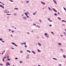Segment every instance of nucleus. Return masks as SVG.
Segmentation results:
<instances>
[{
    "instance_id": "15",
    "label": "nucleus",
    "mask_w": 66,
    "mask_h": 66,
    "mask_svg": "<svg viewBox=\"0 0 66 66\" xmlns=\"http://www.w3.org/2000/svg\"><path fill=\"white\" fill-rule=\"evenodd\" d=\"M53 60H56V61H57V59L55 58H53Z\"/></svg>"
},
{
    "instance_id": "23",
    "label": "nucleus",
    "mask_w": 66,
    "mask_h": 66,
    "mask_svg": "<svg viewBox=\"0 0 66 66\" xmlns=\"http://www.w3.org/2000/svg\"><path fill=\"white\" fill-rule=\"evenodd\" d=\"M0 41H2L3 40V39H2V38H0Z\"/></svg>"
},
{
    "instance_id": "45",
    "label": "nucleus",
    "mask_w": 66,
    "mask_h": 66,
    "mask_svg": "<svg viewBox=\"0 0 66 66\" xmlns=\"http://www.w3.org/2000/svg\"><path fill=\"white\" fill-rule=\"evenodd\" d=\"M47 19H48V20H49L50 21V19H49V18H48Z\"/></svg>"
},
{
    "instance_id": "40",
    "label": "nucleus",
    "mask_w": 66,
    "mask_h": 66,
    "mask_svg": "<svg viewBox=\"0 0 66 66\" xmlns=\"http://www.w3.org/2000/svg\"><path fill=\"white\" fill-rule=\"evenodd\" d=\"M51 33H52V34H53L54 35V33H53V32H51Z\"/></svg>"
},
{
    "instance_id": "42",
    "label": "nucleus",
    "mask_w": 66,
    "mask_h": 66,
    "mask_svg": "<svg viewBox=\"0 0 66 66\" xmlns=\"http://www.w3.org/2000/svg\"><path fill=\"white\" fill-rule=\"evenodd\" d=\"M33 15H35V13H33Z\"/></svg>"
},
{
    "instance_id": "61",
    "label": "nucleus",
    "mask_w": 66,
    "mask_h": 66,
    "mask_svg": "<svg viewBox=\"0 0 66 66\" xmlns=\"http://www.w3.org/2000/svg\"><path fill=\"white\" fill-rule=\"evenodd\" d=\"M11 36H12V37H13V36L12 35H11Z\"/></svg>"
},
{
    "instance_id": "16",
    "label": "nucleus",
    "mask_w": 66,
    "mask_h": 66,
    "mask_svg": "<svg viewBox=\"0 0 66 66\" xmlns=\"http://www.w3.org/2000/svg\"><path fill=\"white\" fill-rule=\"evenodd\" d=\"M38 44L39 46H42V45H41V44L39 43H38Z\"/></svg>"
},
{
    "instance_id": "1",
    "label": "nucleus",
    "mask_w": 66,
    "mask_h": 66,
    "mask_svg": "<svg viewBox=\"0 0 66 66\" xmlns=\"http://www.w3.org/2000/svg\"><path fill=\"white\" fill-rule=\"evenodd\" d=\"M4 12L6 13H9V10H6L4 11Z\"/></svg>"
},
{
    "instance_id": "26",
    "label": "nucleus",
    "mask_w": 66,
    "mask_h": 66,
    "mask_svg": "<svg viewBox=\"0 0 66 66\" xmlns=\"http://www.w3.org/2000/svg\"><path fill=\"white\" fill-rule=\"evenodd\" d=\"M14 10H18V8H14Z\"/></svg>"
},
{
    "instance_id": "7",
    "label": "nucleus",
    "mask_w": 66,
    "mask_h": 66,
    "mask_svg": "<svg viewBox=\"0 0 66 66\" xmlns=\"http://www.w3.org/2000/svg\"><path fill=\"white\" fill-rule=\"evenodd\" d=\"M41 3H42V4H43V5H45V3L43 2H41Z\"/></svg>"
},
{
    "instance_id": "33",
    "label": "nucleus",
    "mask_w": 66,
    "mask_h": 66,
    "mask_svg": "<svg viewBox=\"0 0 66 66\" xmlns=\"http://www.w3.org/2000/svg\"><path fill=\"white\" fill-rule=\"evenodd\" d=\"M33 26H36V25L35 24V23H34L33 24Z\"/></svg>"
},
{
    "instance_id": "57",
    "label": "nucleus",
    "mask_w": 66,
    "mask_h": 66,
    "mask_svg": "<svg viewBox=\"0 0 66 66\" xmlns=\"http://www.w3.org/2000/svg\"><path fill=\"white\" fill-rule=\"evenodd\" d=\"M20 52H21V53H22V51H20Z\"/></svg>"
},
{
    "instance_id": "37",
    "label": "nucleus",
    "mask_w": 66,
    "mask_h": 66,
    "mask_svg": "<svg viewBox=\"0 0 66 66\" xmlns=\"http://www.w3.org/2000/svg\"><path fill=\"white\" fill-rule=\"evenodd\" d=\"M64 34V35H65V36H66V33H65V32H63Z\"/></svg>"
},
{
    "instance_id": "30",
    "label": "nucleus",
    "mask_w": 66,
    "mask_h": 66,
    "mask_svg": "<svg viewBox=\"0 0 66 66\" xmlns=\"http://www.w3.org/2000/svg\"><path fill=\"white\" fill-rule=\"evenodd\" d=\"M63 57H64V58H66V56H65V55H63Z\"/></svg>"
},
{
    "instance_id": "17",
    "label": "nucleus",
    "mask_w": 66,
    "mask_h": 66,
    "mask_svg": "<svg viewBox=\"0 0 66 66\" xmlns=\"http://www.w3.org/2000/svg\"><path fill=\"white\" fill-rule=\"evenodd\" d=\"M45 36H47V35H48V34H47L46 33H45L44 34Z\"/></svg>"
},
{
    "instance_id": "19",
    "label": "nucleus",
    "mask_w": 66,
    "mask_h": 66,
    "mask_svg": "<svg viewBox=\"0 0 66 66\" xmlns=\"http://www.w3.org/2000/svg\"><path fill=\"white\" fill-rule=\"evenodd\" d=\"M62 22H65V23H66V21H65V20H62Z\"/></svg>"
},
{
    "instance_id": "35",
    "label": "nucleus",
    "mask_w": 66,
    "mask_h": 66,
    "mask_svg": "<svg viewBox=\"0 0 66 66\" xmlns=\"http://www.w3.org/2000/svg\"><path fill=\"white\" fill-rule=\"evenodd\" d=\"M26 2V3H29V1H27Z\"/></svg>"
},
{
    "instance_id": "46",
    "label": "nucleus",
    "mask_w": 66,
    "mask_h": 66,
    "mask_svg": "<svg viewBox=\"0 0 66 66\" xmlns=\"http://www.w3.org/2000/svg\"><path fill=\"white\" fill-rule=\"evenodd\" d=\"M24 45H26V42H24Z\"/></svg>"
},
{
    "instance_id": "64",
    "label": "nucleus",
    "mask_w": 66,
    "mask_h": 66,
    "mask_svg": "<svg viewBox=\"0 0 66 66\" xmlns=\"http://www.w3.org/2000/svg\"><path fill=\"white\" fill-rule=\"evenodd\" d=\"M64 30H65V31H66V29H65Z\"/></svg>"
},
{
    "instance_id": "39",
    "label": "nucleus",
    "mask_w": 66,
    "mask_h": 66,
    "mask_svg": "<svg viewBox=\"0 0 66 66\" xmlns=\"http://www.w3.org/2000/svg\"><path fill=\"white\" fill-rule=\"evenodd\" d=\"M8 31H9V32H10V31H11V29H9Z\"/></svg>"
},
{
    "instance_id": "34",
    "label": "nucleus",
    "mask_w": 66,
    "mask_h": 66,
    "mask_svg": "<svg viewBox=\"0 0 66 66\" xmlns=\"http://www.w3.org/2000/svg\"><path fill=\"white\" fill-rule=\"evenodd\" d=\"M54 15L55 16H57V14H56V13H54Z\"/></svg>"
},
{
    "instance_id": "31",
    "label": "nucleus",
    "mask_w": 66,
    "mask_h": 66,
    "mask_svg": "<svg viewBox=\"0 0 66 66\" xmlns=\"http://www.w3.org/2000/svg\"><path fill=\"white\" fill-rule=\"evenodd\" d=\"M26 13L27 14H29V12H27Z\"/></svg>"
},
{
    "instance_id": "56",
    "label": "nucleus",
    "mask_w": 66,
    "mask_h": 66,
    "mask_svg": "<svg viewBox=\"0 0 66 66\" xmlns=\"http://www.w3.org/2000/svg\"><path fill=\"white\" fill-rule=\"evenodd\" d=\"M2 4L3 5H5L3 3H2Z\"/></svg>"
},
{
    "instance_id": "25",
    "label": "nucleus",
    "mask_w": 66,
    "mask_h": 66,
    "mask_svg": "<svg viewBox=\"0 0 66 66\" xmlns=\"http://www.w3.org/2000/svg\"><path fill=\"white\" fill-rule=\"evenodd\" d=\"M27 45H25V48H27Z\"/></svg>"
},
{
    "instance_id": "10",
    "label": "nucleus",
    "mask_w": 66,
    "mask_h": 66,
    "mask_svg": "<svg viewBox=\"0 0 66 66\" xmlns=\"http://www.w3.org/2000/svg\"><path fill=\"white\" fill-rule=\"evenodd\" d=\"M31 52L33 53H34V54H36V53H35V51H31Z\"/></svg>"
},
{
    "instance_id": "29",
    "label": "nucleus",
    "mask_w": 66,
    "mask_h": 66,
    "mask_svg": "<svg viewBox=\"0 0 66 66\" xmlns=\"http://www.w3.org/2000/svg\"><path fill=\"white\" fill-rule=\"evenodd\" d=\"M37 51H38V52H40V50H38Z\"/></svg>"
},
{
    "instance_id": "18",
    "label": "nucleus",
    "mask_w": 66,
    "mask_h": 66,
    "mask_svg": "<svg viewBox=\"0 0 66 66\" xmlns=\"http://www.w3.org/2000/svg\"><path fill=\"white\" fill-rule=\"evenodd\" d=\"M27 52H29V53H31V51H30L28 50H27Z\"/></svg>"
},
{
    "instance_id": "47",
    "label": "nucleus",
    "mask_w": 66,
    "mask_h": 66,
    "mask_svg": "<svg viewBox=\"0 0 66 66\" xmlns=\"http://www.w3.org/2000/svg\"><path fill=\"white\" fill-rule=\"evenodd\" d=\"M4 59H6V57L4 56Z\"/></svg>"
},
{
    "instance_id": "58",
    "label": "nucleus",
    "mask_w": 66,
    "mask_h": 66,
    "mask_svg": "<svg viewBox=\"0 0 66 66\" xmlns=\"http://www.w3.org/2000/svg\"><path fill=\"white\" fill-rule=\"evenodd\" d=\"M59 66H62V64H59Z\"/></svg>"
},
{
    "instance_id": "51",
    "label": "nucleus",
    "mask_w": 66,
    "mask_h": 66,
    "mask_svg": "<svg viewBox=\"0 0 66 66\" xmlns=\"http://www.w3.org/2000/svg\"><path fill=\"white\" fill-rule=\"evenodd\" d=\"M3 62H4V59L3 58Z\"/></svg>"
},
{
    "instance_id": "43",
    "label": "nucleus",
    "mask_w": 66,
    "mask_h": 66,
    "mask_svg": "<svg viewBox=\"0 0 66 66\" xmlns=\"http://www.w3.org/2000/svg\"><path fill=\"white\" fill-rule=\"evenodd\" d=\"M50 27H52V25L51 24H50L49 25Z\"/></svg>"
},
{
    "instance_id": "5",
    "label": "nucleus",
    "mask_w": 66,
    "mask_h": 66,
    "mask_svg": "<svg viewBox=\"0 0 66 66\" xmlns=\"http://www.w3.org/2000/svg\"><path fill=\"white\" fill-rule=\"evenodd\" d=\"M5 56L6 57V58H9V55L8 54H6V55Z\"/></svg>"
},
{
    "instance_id": "22",
    "label": "nucleus",
    "mask_w": 66,
    "mask_h": 66,
    "mask_svg": "<svg viewBox=\"0 0 66 66\" xmlns=\"http://www.w3.org/2000/svg\"><path fill=\"white\" fill-rule=\"evenodd\" d=\"M37 13V11H36L35 12H34V13H35V14H36Z\"/></svg>"
},
{
    "instance_id": "60",
    "label": "nucleus",
    "mask_w": 66,
    "mask_h": 66,
    "mask_svg": "<svg viewBox=\"0 0 66 66\" xmlns=\"http://www.w3.org/2000/svg\"><path fill=\"white\" fill-rule=\"evenodd\" d=\"M61 50L63 52V50H62V49H61Z\"/></svg>"
},
{
    "instance_id": "8",
    "label": "nucleus",
    "mask_w": 66,
    "mask_h": 66,
    "mask_svg": "<svg viewBox=\"0 0 66 66\" xmlns=\"http://www.w3.org/2000/svg\"><path fill=\"white\" fill-rule=\"evenodd\" d=\"M58 45L59 46H62V44L60 43H58Z\"/></svg>"
},
{
    "instance_id": "53",
    "label": "nucleus",
    "mask_w": 66,
    "mask_h": 66,
    "mask_svg": "<svg viewBox=\"0 0 66 66\" xmlns=\"http://www.w3.org/2000/svg\"><path fill=\"white\" fill-rule=\"evenodd\" d=\"M2 43H4L5 42L4 41H2Z\"/></svg>"
},
{
    "instance_id": "11",
    "label": "nucleus",
    "mask_w": 66,
    "mask_h": 66,
    "mask_svg": "<svg viewBox=\"0 0 66 66\" xmlns=\"http://www.w3.org/2000/svg\"><path fill=\"white\" fill-rule=\"evenodd\" d=\"M0 7H2L3 9H4V7L1 5H0Z\"/></svg>"
},
{
    "instance_id": "27",
    "label": "nucleus",
    "mask_w": 66,
    "mask_h": 66,
    "mask_svg": "<svg viewBox=\"0 0 66 66\" xmlns=\"http://www.w3.org/2000/svg\"><path fill=\"white\" fill-rule=\"evenodd\" d=\"M58 19H59V20H61V18H59V17H58Z\"/></svg>"
},
{
    "instance_id": "59",
    "label": "nucleus",
    "mask_w": 66,
    "mask_h": 66,
    "mask_svg": "<svg viewBox=\"0 0 66 66\" xmlns=\"http://www.w3.org/2000/svg\"><path fill=\"white\" fill-rule=\"evenodd\" d=\"M64 25H65V24H62V25L63 26H64Z\"/></svg>"
},
{
    "instance_id": "54",
    "label": "nucleus",
    "mask_w": 66,
    "mask_h": 66,
    "mask_svg": "<svg viewBox=\"0 0 66 66\" xmlns=\"http://www.w3.org/2000/svg\"><path fill=\"white\" fill-rule=\"evenodd\" d=\"M46 37H47V38L49 37V36H46Z\"/></svg>"
},
{
    "instance_id": "9",
    "label": "nucleus",
    "mask_w": 66,
    "mask_h": 66,
    "mask_svg": "<svg viewBox=\"0 0 66 66\" xmlns=\"http://www.w3.org/2000/svg\"><path fill=\"white\" fill-rule=\"evenodd\" d=\"M53 1H54V2L56 4H57V3H56V2L55 0H53Z\"/></svg>"
},
{
    "instance_id": "12",
    "label": "nucleus",
    "mask_w": 66,
    "mask_h": 66,
    "mask_svg": "<svg viewBox=\"0 0 66 66\" xmlns=\"http://www.w3.org/2000/svg\"><path fill=\"white\" fill-rule=\"evenodd\" d=\"M26 58L28 60V59H29V56H26Z\"/></svg>"
},
{
    "instance_id": "20",
    "label": "nucleus",
    "mask_w": 66,
    "mask_h": 66,
    "mask_svg": "<svg viewBox=\"0 0 66 66\" xmlns=\"http://www.w3.org/2000/svg\"><path fill=\"white\" fill-rule=\"evenodd\" d=\"M10 59H9V58H8L7 60L9 61H10Z\"/></svg>"
},
{
    "instance_id": "36",
    "label": "nucleus",
    "mask_w": 66,
    "mask_h": 66,
    "mask_svg": "<svg viewBox=\"0 0 66 66\" xmlns=\"http://www.w3.org/2000/svg\"><path fill=\"white\" fill-rule=\"evenodd\" d=\"M21 44L22 45H24V43H21Z\"/></svg>"
},
{
    "instance_id": "4",
    "label": "nucleus",
    "mask_w": 66,
    "mask_h": 66,
    "mask_svg": "<svg viewBox=\"0 0 66 66\" xmlns=\"http://www.w3.org/2000/svg\"><path fill=\"white\" fill-rule=\"evenodd\" d=\"M12 44H13V45H15V46H16V47H18V46H17L15 43L14 42H12Z\"/></svg>"
},
{
    "instance_id": "41",
    "label": "nucleus",
    "mask_w": 66,
    "mask_h": 66,
    "mask_svg": "<svg viewBox=\"0 0 66 66\" xmlns=\"http://www.w3.org/2000/svg\"><path fill=\"white\" fill-rule=\"evenodd\" d=\"M11 32H12V33H14V31L12 30L11 31Z\"/></svg>"
},
{
    "instance_id": "14",
    "label": "nucleus",
    "mask_w": 66,
    "mask_h": 66,
    "mask_svg": "<svg viewBox=\"0 0 66 66\" xmlns=\"http://www.w3.org/2000/svg\"><path fill=\"white\" fill-rule=\"evenodd\" d=\"M53 11H54L55 12H57V11H56V10H55V9H53Z\"/></svg>"
},
{
    "instance_id": "3",
    "label": "nucleus",
    "mask_w": 66,
    "mask_h": 66,
    "mask_svg": "<svg viewBox=\"0 0 66 66\" xmlns=\"http://www.w3.org/2000/svg\"><path fill=\"white\" fill-rule=\"evenodd\" d=\"M24 13L25 14L26 16H26V17H27V18H30V17L28 16V14L26 13Z\"/></svg>"
},
{
    "instance_id": "52",
    "label": "nucleus",
    "mask_w": 66,
    "mask_h": 66,
    "mask_svg": "<svg viewBox=\"0 0 66 66\" xmlns=\"http://www.w3.org/2000/svg\"><path fill=\"white\" fill-rule=\"evenodd\" d=\"M10 1H11V2H13V1L12 0H10Z\"/></svg>"
},
{
    "instance_id": "32",
    "label": "nucleus",
    "mask_w": 66,
    "mask_h": 66,
    "mask_svg": "<svg viewBox=\"0 0 66 66\" xmlns=\"http://www.w3.org/2000/svg\"><path fill=\"white\" fill-rule=\"evenodd\" d=\"M6 15H11V14H8L7 13H6Z\"/></svg>"
},
{
    "instance_id": "63",
    "label": "nucleus",
    "mask_w": 66,
    "mask_h": 66,
    "mask_svg": "<svg viewBox=\"0 0 66 66\" xmlns=\"http://www.w3.org/2000/svg\"><path fill=\"white\" fill-rule=\"evenodd\" d=\"M30 21H32V19H31V20H30Z\"/></svg>"
},
{
    "instance_id": "38",
    "label": "nucleus",
    "mask_w": 66,
    "mask_h": 66,
    "mask_svg": "<svg viewBox=\"0 0 66 66\" xmlns=\"http://www.w3.org/2000/svg\"><path fill=\"white\" fill-rule=\"evenodd\" d=\"M60 36L61 37H63V36H63V35H60Z\"/></svg>"
},
{
    "instance_id": "2",
    "label": "nucleus",
    "mask_w": 66,
    "mask_h": 66,
    "mask_svg": "<svg viewBox=\"0 0 66 66\" xmlns=\"http://www.w3.org/2000/svg\"><path fill=\"white\" fill-rule=\"evenodd\" d=\"M8 65L10 66V63L9 62H7L6 63V66H8Z\"/></svg>"
},
{
    "instance_id": "48",
    "label": "nucleus",
    "mask_w": 66,
    "mask_h": 66,
    "mask_svg": "<svg viewBox=\"0 0 66 66\" xmlns=\"http://www.w3.org/2000/svg\"><path fill=\"white\" fill-rule=\"evenodd\" d=\"M10 48H11V49H14V48L13 47H11Z\"/></svg>"
},
{
    "instance_id": "21",
    "label": "nucleus",
    "mask_w": 66,
    "mask_h": 66,
    "mask_svg": "<svg viewBox=\"0 0 66 66\" xmlns=\"http://www.w3.org/2000/svg\"><path fill=\"white\" fill-rule=\"evenodd\" d=\"M20 63H23V62L22 61H20Z\"/></svg>"
},
{
    "instance_id": "13",
    "label": "nucleus",
    "mask_w": 66,
    "mask_h": 66,
    "mask_svg": "<svg viewBox=\"0 0 66 66\" xmlns=\"http://www.w3.org/2000/svg\"><path fill=\"white\" fill-rule=\"evenodd\" d=\"M48 8L49 10H50V11H52V10H51V8H50L49 7H48Z\"/></svg>"
},
{
    "instance_id": "55",
    "label": "nucleus",
    "mask_w": 66,
    "mask_h": 66,
    "mask_svg": "<svg viewBox=\"0 0 66 66\" xmlns=\"http://www.w3.org/2000/svg\"><path fill=\"white\" fill-rule=\"evenodd\" d=\"M50 22H52V20H50Z\"/></svg>"
},
{
    "instance_id": "44",
    "label": "nucleus",
    "mask_w": 66,
    "mask_h": 66,
    "mask_svg": "<svg viewBox=\"0 0 66 66\" xmlns=\"http://www.w3.org/2000/svg\"><path fill=\"white\" fill-rule=\"evenodd\" d=\"M37 27H38V28H40V27L39 26H38V25H37Z\"/></svg>"
},
{
    "instance_id": "28",
    "label": "nucleus",
    "mask_w": 66,
    "mask_h": 66,
    "mask_svg": "<svg viewBox=\"0 0 66 66\" xmlns=\"http://www.w3.org/2000/svg\"><path fill=\"white\" fill-rule=\"evenodd\" d=\"M63 9H64V10L65 11H66V8H65V7H63Z\"/></svg>"
},
{
    "instance_id": "24",
    "label": "nucleus",
    "mask_w": 66,
    "mask_h": 66,
    "mask_svg": "<svg viewBox=\"0 0 66 66\" xmlns=\"http://www.w3.org/2000/svg\"><path fill=\"white\" fill-rule=\"evenodd\" d=\"M39 21H40V23H42V20H39Z\"/></svg>"
},
{
    "instance_id": "50",
    "label": "nucleus",
    "mask_w": 66,
    "mask_h": 66,
    "mask_svg": "<svg viewBox=\"0 0 66 66\" xmlns=\"http://www.w3.org/2000/svg\"><path fill=\"white\" fill-rule=\"evenodd\" d=\"M0 65H2V66H3V65H2V64L1 63L0 64Z\"/></svg>"
},
{
    "instance_id": "62",
    "label": "nucleus",
    "mask_w": 66,
    "mask_h": 66,
    "mask_svg": "<svg viewBox=\"0 0 66 66\" xmlns=\"http://www.w3.org/2000/svg\"><path fill=\"white\" fill-rule=\"evenodd\" d=\"M57 13L59 15H60V13H59V12H58Z\"/></svg>"
},
{
    "instance_id": "6",
    "label": "nucleus",
    "mask_w": 66,
    "mask_h": 66,
    "mask_svg": "<svg viewBox=\"0 0 66 66\" xmlns=\"http://www.w3.org/2000/svg\"><path fill=\"white\" fill-rule=\"evenodd\" d=\"M23 19L24 20H27V17L24 16L23 17Z\"/></svg>"
},
{
    "instance_id": "49",
    "label": "nucleus",
    "mask_w": 66,
    "mask_h": 66,
    "mask_svg": "<svg viewBox=\"0 0 66 66\" xmlns=\"http://www.w3.org/2000/svg\"><path fill=\"white\" fill-rule=\"evenodd\" d=\"M15 59V60H17V59H18V58H17V57H16Z\"/></svg>"
}]
</instances>
